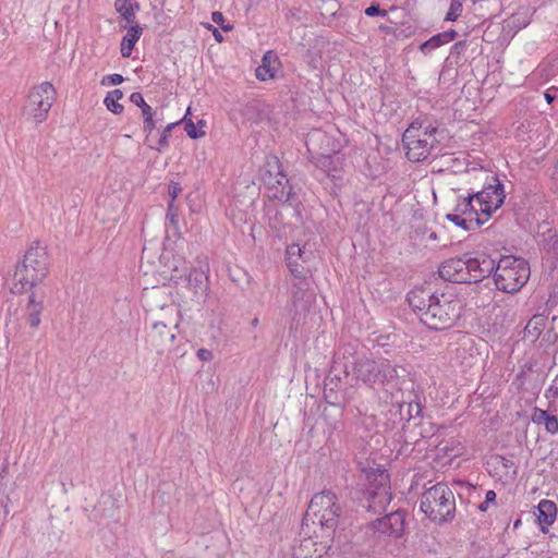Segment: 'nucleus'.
I'll list each match as a JSON object with an SVG mask.
<instances>
[{
    "mask_svg": "<svg viewBox=\"0 0 558 558\" xmlns=\"http://www.w3.org/2000/svg\"><path fill=\"white\" fill-rule=\"evenodd\" d=\"M407 300L420 320L433 330L451 327L461 315V301L454 294L433 291L429 286L414 288Z\"/></svg>",
    "mask_w": 558,
    "mask_h": 558,
    "instance_id": "obj_1",
    "label": "nucleus"
},
{
    "mask_svg": "<svg viewBox=\"0 0 558 558\" xmlns=\"http://www.w3.org/2000/svg\"><path fill=\"white\" fill-rule=\"evenodd\" d=\"M49 265L47 247L34 241L14 267L11 292L22 294L32 290L47 277Z\"/></svg>",
    "mask_w": 558,
    "mask_h": 558,
    "instance_id": "obj_2",
    "label": "nucleus"
},
{
    "mask_svg": "<svg viewBox=\"0 0 558 558\" xmlns=\"http://www.w3.org/2000/svg\"><path fill=\"white\" fill-rule=\"evenodd\" d=\"M438 124L427 116L415 118L402 135L407 158L412 162L426 160L433 151H439Z\"/></svg>",
    "mask_w": 558,
    "mask_h": 558,
    "instance_id": "obj_3",
    "label": "nucleus"
},
{
    "mask_svg": "<svg viewBox=\"0 0 558 558\" xmlns=\"http://www.w3.org/2000/svg\"><path fill=\"white\" fill-rule=\"evenodd\" d=\"M420 509L433 522H450L456 513L454 495L446 483H437L422 494Z\"/></svg>",
    "mask_w": 558,
    "mask_h": 558,
    "instance_id": "obj_4",
    "label": "nucleus"
},
{
    "mask_svg": "<svg viewBox=\"0 0 558 558\" xmlns=\"http://www.w3.org/2000/svg\"><path fill=\"white\" fill-rule=\"evenodd\" d=\"M530 274V265L525 259L510 255L497 262L493 278L498 290L514 293L527 282Z\"/></svg>",
    "mask_w": 558,
    "mask_h": 558,
    "instance_id": "obj_5",
    "label": "nucleus"
},
{
    "mask_svg": "<svg viewBox=\"0 0 558 558\" xmlns=\"http://www.w3.org/2000/svg\"><path fill=\"white\" fill-rule=\"evenodd\" d=\"M398 368L386 359L375 360L363 355L355 360L352 373L357 381L373 388L376 385L389 384L397 379L399 377Z\"/></svg>",
    "mask_w": 558,
    "mask_h": 558,
    "instance_id": "obj_6",
    "label": "nucleus"
},
{
    "mask_svg": "<svg viewBox=\"0 0 558 558\" xmlns=\"http://www.w3.org/2000/svg\"><path fill=\"white\" fill-rule=\"evenodd\" d=\"M341 512L342 508L337 495L326 489L312 497L304 519L333 531L338 525Z\"/></svg>",
    "mask_w": 558,
    "mask_h": 558,
    "instance_id": "obj_7",
    "label": "nucleus"
},
{
    "mask_svg": "<svg viewBox=\"0 0 558 558\" xmlns=\"http://www.w3.org/2000/svg\"><path fill=\"white\" fill-rule=\"evenodd\" d=\"M260 180L266 186L270 199H277L290 205L296 201L278 157L269 156L266 158V162L260 170Z\"/></svg>",
    "mask_w": 558,
    "mask_h": 558,
    "instance_id": "obj_8",
    "label": "nucleus"
},
{
    "mask_svg": "<svg viewBox=\"0 0 558 558\" xmlns=\"http://www.w3.org/2000/svg\"><path fill=\"white\" fill-rule=\"evenodd\" d=\"M369 485L364 493L362 506L373 513H381L391 501L389 475L385 470H377L367 475Z\"/></svg>",
    "mask_w": 558,
    "mask_h": 558,
    "instance_id": "obj_9",
    "label": "nucleus"
},
{
    "mask_svg": "<svg viewBox=\"0 0 558 558\" xmlns=\"http://www.w3.org/2000/svg\"><path fill=\"white\" fill-rule=\"evenodd\" d=\"M56 100V89L50 82L34 86L24 107V113L36 124L44 122Z\"/></svg>",
    "mask_w": 558,
    "mask_h": 558,
    "instance_id": "obj_10",
    "label": "nucleus"
},
{
    "mask_svg": "<svg viewBox=\"0 0 558 558\" xmlns=\"http://www.w3.org/2000/svg\"><path fill=\"white\" fill-rule=\"evenodd\" d=\"M161 310L166 311L173 317L171 319H168L167 322H154L150 331L147 335V342L150 344L151 348L156 350L158 354H162L175 339V335L173 333L172 328L178 327L177 316L179 314V311L174 304L162 306Z\"/></svg>",
    "mask_w": 558,
    "mask_h": 558,
    "instance_id": "obj_11",
    "label": "nucleus"
},
{
    "mask_svg": "<svg viewBox=\"0 0 558 558\" xmlns=\"http://www.w3.org/2000/svg\"><path fill=\"white\" fill-rule=\"evenodd\" d=\"M474 199V193L459 197L452 213L447 214L446 219L466 231L478 229L485 223V219H482L483 214L478 209H473L472 201Z\"/></svg>",
    "mask_w": 558,
    "mask_h": 558,
    "instance_id": "obj_12",
    "label": "nucleus"
},
{
    "mask_svg": "<svg viewBox=\"0 0 558 558\" xmlns=\"http://www.w3.org/2000/svg\"><path fill=\"white\" fill-rule=\"evenodd\" d=\"M494 184H488L480 192H474L478 210L485 217V221L497 210L505 202L504 184L497 179L493 178Z\"/></svg>",
    "mask_w": 558,
    "mask_h": 558,
    "instance_id": "obj_13",
    "label": "nucleus"
},
{
    "mask_svg": "<svg viewBox=\"0 0 558 558\" xmlns=\"http://www.w3.org/2000/svg\"><path fill=\"white\" fill-rule=\"evenodd\" d=\"M315 301V292L312 289V281L308 278H301L292 283L291 312L292 319L298 320V316L308 311L311 304Z\"/></svg>",
    "mask_w": 558,
    "mask_h": 558,
    "instance_id": "obj_14",
    "label": "nucleus"
},
{
    "mask_svg": "<svg viewBox=\"0 0 558 558\" xmlns=\"http://www.w3.org/2000/svg\"><path fill=\"white\" fill-rule=\"evenodd\" d=\"M440 278L454 283H470L466 254L442 262L438 268Z\"/></svg>",
    "mask_w": 558,
    "mask_h": 558,
    "instance_id": "obj_15",
    "label": "nucleus"
},
{
    "mask_svg": "<svg viewBox=\"0 0 558 558\" xmlns=\"http://www.w3.org/2000/svg\"><path fill=\"white\" fill-rule=\"evenodd\" d=\"M405 513L401 510L393 511L372 522L375 532L389 537L399 538L404 532Z\"/></svg>",
    "mask_w": 558,
    "mask_h": 558,
    "instance_id": "obj_16",
    "label": "nucleus"
},
{
    "mask_svg": "<svg viewBox=\"0 0 558 558\" xmlns=\"http://www.w3.org/2000/svg\"><path fill=\"white\" fill-rule=\"evenodd\" d=\"M466 265L470 277V283L478 282L484 278H487L490 274L494 275L496 269V263L489 256L480 255L472 257L466 254Z\"/></svg>",
    "mask_w": 558,
    "mask_h": 558,
    "instance_id": "obj_17",
    "label": "nucleus"
},
{
    "mask_svg": "<svg viewBox=\"0 0 558 558\" xmlns=\"http://www.w3.org/2000/svg\"><path fill=\"white\" fill-rule=\"evenodd\" d=\"M324 399L330 405L345 408L352 397L348 390H339V379L328 378L324 387Z\"/></svg>",
    "mask_w": 558,
    "mask_h": 558,
    "instance_id": "obj_18",
    "label": "nucleus"
},
{
    "mask_svg": "<svg viewBox=\"0 0 558 558\" xmlns=\"http://www.w3.org/2000/svg\"><path fill=\"white\" fill-rule=\"evenodd\" d=\"M187 288L192 291L194 298L205 300L208 291V277L204 270L192 268L186 276Z\"/></svg>",
    "mask_w": 558,
    "mask_h": 558,
    "instance_id": "obj_19",
    "label": "nucleus"
},
{
    "mask_svg": "<svg viewBox=\"0 0 558 558\" xmlns=\"http://www.w3.org/2000/svg\"><path fill=\"white\" fill-rule=\"evenodd\" d=\"M315 165L333 181L341 179V162L337 155H320L316 158Z\"/></svg>",
    "mask_w": 558,
    "mask_h": 558,
    "instance_id": "obj_20",
    "label": "nucleus"
},
{
    "mask_svg": "<svg viewBox=\"0 0 558 558\" xmlns=\"http://www.w3.org/2000/svg\"><path fill=\"white\" fill-rule=\"evenodd\" d=\"M556 515L557 507L554 501L548 499H543L539 501L537 506L536 518L543 532L546 531L547 526L551 525L555 522Z\"/></svg>",
    "mask_w": 558,
    "mask_h": 558,
    "instance_id": "obj_21",
    "label": "nucleus"
},
{
    "mask_svg": "<svg viewBox=\"0 0 558 558\" xmlns=\"http://www.w3.org/2000/svg\"><path fill=\"white\" fill-rule=\"evenodd\" d=\"M277 63H279L278 56L271 50L267 51L263 56L260 65H258L256 69V77L259 81H267L274 78L276 75L275 64Z\"/></svg>",
    "mask_w": 558,
    "mask_h": 558,
    "instance_id": "obj_22",
    "label": "nucleus"
},
{
    "mask_svg": "<svg viewBox=\"0 0 558 558\" xmlns=\"http://www.w3.org/2000/svg\"><path fill=\"white\" fill-rule=\"evenodd\" d=\"M43 311V300L37 301L36 294L32 293L28 296V302L26 305V323L29 325V327L37 328L40 325V315Z\"/></svg>",
    "mask_w": 558,
    "mask_h": 558,
    "instance_id": "obj_23",
    "label": "nucleus"
},
{
    "mask_svg": "<svg viewBox=\"0 0 558 558\" xmlns=\"http://www.w3.org/2000/svg\"><path fill=\"white\" fill-rule=\"evenodd\" d=\"M143 28L138 25H131L128 33L121 40L120 52L123 58H129L132 54L135 44L140 39Z\"/></svg>",
    "mask_w": 558,
    "mask_h": 558,
    "instance_id": "obj_24",
    "label": "nucleus"
},
{
    "mask_svg": "<svg viewBox=\"0 0 558 558\" xmlns=\"http://www.w3.org/2000/svg\"><path fill=\"white\" fill-rule=\"evenodd\" d=\"M116 10L120 13L121 17L131 25H135L136 23V11L140 10L138 3H128L123 0H116L114 2Z\"/></svg>",
    "mask_w": 558,
    "mask_h": 558,
    "instance_id": "obj_25",
    "label": "nucleus"
},
{
    "mask_svg": "<svg viewBox=\"0 0 558 558\" xmlns=\"http://www.w3.org/2000/svg\"><path fill=\"white\" fill-rule=\"evenodd\" d=\"M546 317L543 314L533 315L524 328V337L536 340L545 328Z\"/></svg>",
    "mask_w": 558,
    "mask_h": 558,
    "instance_id": "obj_26",
    "label": "nucleus"
},
{
    "mask_svg": "<svg viewBox=\"0 0 558 558\" xmlns=\"http://www.w3.org/2000/svg\"><path fill=\"white\" fill-rule=\"evenodd\" d=\"M243 118H245L248 121L257 122L258 116H259V105L257 101H248L245 105L242 106L240 110Z\"/></svg>",
    "mask_w": 558,
    "mask_h": 558,
    "instance_id": "obj_27",
    "label": "nucleus"
},
{
    "mask_svg": "<svg viewBox=\"0 0 558 558\" xmlns=\"http://www.w3.org/2000/svg\"><path fill=\"white\" fill-rule=\"evenodd\" d=\"M445 40L440 33L432 36L428 40L424 41L420 46V50L424 54L430 53L433 50L439 48L440 46L445 45Z\"/></svg>",
    "mask_w": 558,
    "mask_h": 558,
    "instance_id": "obj_28",
    "label": "nucleus"
},
{
    "mask_svg": "<svg viewBox=\"0 0 558 558\" xmlns=\"http://www.w3.org/2000/svg\"><path fill=\"white\" fill-rule=\"evenodd\" d=\"M463 11V0H451L449 10L446 14L445 20L454 22L457 21Z\"/></svg>",
    "mask_w": 558,
    "mask_h": 558,
    "instance_id": "obj_29",
    "label": "nucleus"
},
{
    "mask_svg": "<svg viewBox=\"0 0 558 558\" xmlns=\"http://www.w3.org/2000/svg\"><path fill=\"white\" fill-rule=\"evenodd\" d=\"M286 255H287L288 266H292L293 263L295 262L293 259L294 257H299V258L303 259L304 251L300 247L299 244L293 243L287 247Z\"/></svg>",
    "mask_w": 558,
    "mask_h": 558,
    "instance_id": "obj_30",
    "label": "nucleus"
},
{
    "mask_svg": "<svg viewBox=\"0 0 558 558\" xmlns=\"http://www.w3.org/2000/svg\"><path fill=\"white\" fill-rule=\"evenodd\" d=\"M155 111H148L147 109H144V116H143V130L144 132L148 133V135L154 131L156 128V121L154 120Z\"/></svg>",
    "mask_w": 558,
    "mask_h": 558,
    "instance_id": "obj_31",
    "label": "nucleus"
},
{
    "mask_svg": "<svg viewBox=\"0 0 558 558\" xmlns=\"http://www.w3.org/2000/svg\"><path fill=\"white\" fill-rule=\"evenodd\" d=\"M130 101L132 104H134L135 106L140 107V109L142 110V116H144V109H147L148 111H153V108L148 104H146L143 95L138 92H134L131 94Z\"/></svg>",
    "mask_w": 558,
    "mask_h": 558,
    "instance_id": "obj_32",
    "label": "nucleus"
},
{
    "mask_svg": "<svg viewBox=\"0 0 558 558\" xmlns=\"http://www.w3.org/2000/svg\"><path fill=\"white\" fill-rule=\"evenodd\" d=\"M104 102H105L107 109L110 110L112 113L120 114L123 112L124 108L121 104H119V100L113 99L109 96H106Z\"/></svg>",
    "mask_w": 558,
    "mask_h": 558,
    "instance_id": "obj_33",
    "label": "nucleus"
},
{
    "mask_svg": "<svg viewBox=\"0 0 558 558\" xmlns=\"http://www.w3.org/2000/svg\"><path fill=\"white\" fill-rule=\"evenodd\" d=\"M182 192V187L178 182H171L169 184L168 194L170 196L169 207L170 210L173 208V202L178 197V195Z\"/></svg>",
    "mask_w": 558,
    "mask_h": 558,
    "instance_id": "obj_34",
    "label": "nucleus"
},
{
    "mask_svg": "<svg viewBox=\"0 0 558 558\" xmlns=\"http://www.w3.org/2000/svg\"><path fill=\"white\" fill-rule=\"evenodd\" d=\"M365 14L367 16H387V11L381 9L378 3H372L368 8L365 9Z\"/></svg>",
    "mask_w": 558,
    "mask_h": 558,
    "instance_id": "obj_35",
    "label": "nucleus"
},
{
    "mask_svg": "<svg viewBox=\"0 0 558 558\" xmlns=\"http://www.w3.org/2000/svg\"><path fill=\"white\" fill-rule=\"evenodd\" d=\"M211 20H213L214 23L220 25L221 28L225 32H229V31L232 29V25L231 24H225V16L219 11H215V12L211 13Z\"/></svg>",
    "mask_w": 558,
    "mask_h": 558,
    "instance_id": "obj_36",
    "label": "nucleus"
},
{
    "mask_svg": "<svg viewBox=\"0 0 558 558\" xmlns=\"http://www.w3.org/2000/svg\"><path fill=\"white\" fill-rule=\"evenodd\" d=\"M175 125H178V122H175V123H170V124H168V125L166 126V129L162 131V133H161V135H160V138H159V142H158V144H159L158 149H160V148H162V147L168 146V137H169V135H170V133H171V130H172Z\"/></svg>",
    "mask_w": 558,
    "mask_h": 558,
    "instance_id": "obj_37",
    "label": "nucleus"
},
{
    "mask_svg": "<svg viewBox=\"0 0 558 558\" xmlns=\"http://www.w3.org/2000/svg\"><path fill=\"white\" fill-rule=\"evenodd\" d=\"M123 81H124V78L121 74L114 73V74H109V75L104 76L101 84L102 85H106V84L120 85Z\"/></svg>",
    "mask_w": 558,
    "mask_h": 558,
    "instance_id": "obj_38",
    "label": "nucleus"
},
{
    "mask_svg": "<svg viewBox=\"0 0 558 558\" xmlns=\"http://www.w3.org/2000/svg\"><path fill=\"white\" fill-rule=\"evenodd\" d=\"M185 131L191 138H198L205 135V132H198L192 120L185 123Z\"/></svg>",
    "mask_w": 558,
    "mask_h": 558,
    "instance_id": "obj_39",
    "label": "nucleus"
},
{
    "mask_svg": "<svg viewBox=\"0 0 558 558\" xmlns=\"http://www.w3.org/2000/svg\"><path fill=\"white\" fill-rule=\"evenodd\" d=\"M547 411L541 408H534L532 410L531 421L537 425H542L543 418L546 415Z\"/></svg>",
    "mask_w": 558,
    "mask_h": 558,
    "instance_id": "obj_40",
    "label": "nucleus"
},
{
    "mask_svg": "<svg viewBox=\"0 0 558 558\" xmlns=\"http://www.w3.org/2000/svg\"><path fill=\"white\" fill-rule=\"evenodd\" d=\"M545 430L549 434L558 433V418L556 415H553L545 424Z\"/></svg>",
    "mask_w": 558,
    "mask_h": 558,
    "instance_id": "obj_41",
    "label": "nucleus"
},
{
    "mask_svg": "<svg viewBox=\"0 0 558 558\" xmlns=\"http://www.w3.org/2000/svg\"><path fill=\"white\" fill-rule=\"evenodd\" d=\"M196 355L201 361H204V362H209L214 357L213 352L205 348L198 349L196 352Z\"/></svg>",
    "mask_w": 558,
    "mask_h": 558,
    "instance_id": "obj_42",
    "label": "nucleus"
},
{
    "mask_svg": "<svg viewBox=\"0 0 558 558\" xmlns=\"http://www.w3.org/2000/svg\"><path fill=\"white\" fill-rule=\"evenodd\" d=\"M545 398L549 402H554L558 398V386L551 385L545 391Z\"/></svg>",
    "mask_w": 558,
    "mask_h": 558,
    "instance_id": "obj_43",
    "label": "nucleus"
},
{
    "mask_svg": "<svg viewBox=\"0 0 558 558\" xmlns=\"http://www.w3.org/2000/svg\"><path fill=\"white\" fill-rule=\"evenodd\" d=\"M407 409H408L409 418L418 415L421 412V408L418 404L413 405L412 403H408Z\"/></svg>",
    "mask_w": 558,
    "mask_h": 558,
    "instance_id": "obj_44",
    "label": "nucleus"
},
{
    "mask_svg": "<svg viewBox=\"0 0 558 558\" xmlns=\"http://www.w3.org/2000/svg\"><path fill=\"white\" fill-rule=\"evenodd\" d=\"M440 34L446 44L452 41L458 36V33L454 29H449V31L442 32Z\"/></svg>",
    "mask_w": 558,
    "mask_h": 558,
    "instance_id": "obj_45",
    "label": "nucleus"
},
{
    "mask_svg": "<svg viewBox=\"0 0 558 558\" xmlns=\"http://www.w3.org/2000/svg\"><path fill=\"white\" fill-rule=\"evenodd\" d=\"M289 268H290L292 275L294 276L295 281H299L301 278H306L303 275V271L298 268L296 262H294L292 266H289Z\"/></svg>",
    "mask_w": 558,
    "mask_h": 558,
    "instance_id": "obj_46",
    "label": "nucleus"
},
{
    "mask_svg": "<svg viewBox=\"0 0 558 558\" xmlns=\"http://www.w3.org/2000/svg\"><path fill=\"white\" fill-rule=\"evenodd\" d=\"M558 316H553L551 318V327L549 329V333L553 332L554 340L558 339Z\"/></svg>",
    "mask_w": 558,
    "mask_h": 558,
    "instance_id": "obj_47",
    "label": "nucleus"
},
{
    "mask_svg": "<svg viewBox=\"0 0 558 558\" xmlns=\"http://www.w3.org/2000/svg\"><path fill=\"white\" fill-rule=\"evenodd\" d=\"M465 46H466L465 41H458V43H456L452 46V53L460 54L464 50Z\"/></svg>",
    "mask_w": 558,
    "mask_h": 558,
    "instance_id": "obj_48",
    "label": "nucleus"
},
{
    "mask_svg": "<svg viewBox=\"0 0 558 558\" xmlns=\"http://www.w3.org/2000/svg\"><path fill=\"white\" fill-rule=\"evenodd\" d=\"M107 96H109V97H111L113 99L120 100V99L123 98V93H122L121 89H113V90L109 92L107 94Z\"/></svg>",
    "mask_w": 558,
    "mask_h": 558,
    "instance_id": "obj_49",
    "label": "nucleus"
},
{
    "mask_svg": "<svg viewBox=\"0 0 558 558\" xmlns=\"http://www.w3.org/2000/svg\"><path fill=\"white\" fill-rule=\"evenodd\" d=\"M496 500V493L488 490L485 496V504L494 502Z\"/></svg>",
    "mask_w": 558,
    "mask_h": 558,
    "instance_id": "obj_50",
    "label": "nucleus"
},
{
    "mask_svg": "<svg viewBox=\"0 0 558 558\" xmlns=\"http://www.w3.org/2000/svg\"><path fill=\"white\" fill-rule=\"evenodd\" d=\"M545 98H546V101H547L548 104H553V102H554V100L556 99V95H555V94H551V93H550V90H547V92L545 93Z\"/></svg>",
    "mask_w": 558,
    "mask_h": 558,
    "instance_id": "obj_51",
    "label": "nucleus"
},
{
    "mask_svg": "<svg viewBox=\"0 0 558 558\" xmlns=\"http://www.w3.org/2000/svg\"><path fill=\"white\" fill-rule=\"evenodd\" d=\"M213 35L218 43H221L223 40V37L218 29L215 28Z\"/></svg>",
    "mask_w": 558,
    "mask_h": 558,
    "instance_id": "obj_52",
    "label": "nucleus"
},
{
    "mask_svg": "<svg viewBox=\"0 0 558 558\" xmlns=\"http://www.w3.org/2000/svg\"><path fill=\"white\" fill-rule=\"evenodd\" d=\"M168 216L170 217L171 222H174L175 214H174V207L168 211Z\"/></svg>",
    "mask_w": 558,
    "mask_h": 558,
    "instance_id": "obj_53",
    "label": "nucleus"
},
{
    "mask_svg": "<svg viewBox=\"0 0 558 558\" xmlns=\"http://www.w3.org/2000/svg\"><path fill=\"white\" fill-rule=\"evenodd\" d=\"M487 508H488V504H485V500L482 504H480V506H478V509L482 512L486 511Z\"/></svg>",
    "mask_w": 558,
    "mask_h": 558,
    "instance_id": "obj_54",
    "label": "nucleus"
},
{
    "mask_svg": "<svg viewBox=\"0 0 558 558\" xmlns=\"http://www.w3.org/2000/svg\"><path fill=\"white\" fill-rule=\"evenodd\" d=\"M551 416H553V415H551V414H549V413L547 412V413H546V415H545V416H544V418H543L542 424L544 425V424H545V423H546V422H547Z\"/></svg>",
    "mask_w": 558,
    "mask_h": 558,
    "instance_id": "obj_55",
    "label": "nucleus"
},
{
    "mask_svg": "<svg viewBox=\"0 0 558 558\" xmlns=\"http://www.w3.org/2000/svg\"><path fill=\"white\" fill-rule=\"evenodd\" d=\"M472 207L473 209H478V204L476 203V199L472 201Z\"/></svg>",
    "mask_w": 558,
    "mask_h": 558,
    "instance_id": "obj_56",
    "label": "nucleus"
},
{
    "mask_svg": "<svg viewBox=\"0 0 558 558\" xmlns=\"http://www.w3.org/2000/svg\"><path fill=\"white\" fill-rule=\"evenodd\" d=\"M429 432H430L432 435L435 433V426L432 423H430V430Z\"/></svg>",
    "mask_w": 558,
    "mask_h": 558,
    "instance_id": "obj_57",
    "label": "nucleus"
},
{
    "mask_svg": "<svg viewBox=\"0 0 558 558\" xmlns=\"http://www.w3.org/2000/svg\"><path fill=\"white\" fill-rule=\"evenodd\" d=\"M257 324H258V319H257V318H254V319H253V325L255 326V325H257Z\"/></svg>",
    "mask_w": 558,
    "mask_h": 558,
    "instance_id": "obj_58",
    "label": "nucleus"
},
{
    "mask_svg": "<svg viewBox=\"0 0 558 558\" xmlns=\"http://www.w3.org/2000/svg\"><path fill=\"white\" fill-rule=\"evenodd\" d=\"M428 433H429V432L425 430V432H424V434H423V437H427V436H428Z\"/></svg>",
    "mask_w": 558,
    "mask_h": 558,
    "instance_id": "obj_59",
    "label": "nucleus"
}]
</instances>
